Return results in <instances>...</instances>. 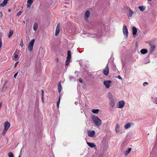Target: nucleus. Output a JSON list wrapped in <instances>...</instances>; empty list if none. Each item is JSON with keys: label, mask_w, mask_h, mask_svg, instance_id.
<instances>
[{"label": "nucleus", "mask_w": 157, "mask_h": 157, "mask_svg": "<svg viewBox=\"0 0 157 157\" xmlns=\"http://www.w3.org/2000/svg\"><path fill=\"white\" fill-rule=\"evenodd\" d=\"M10 157H13V155L12 153L10 152Z\"/></svg>", "instance_id": "f704fd0d"}, {"label": "nucleus", "mask_w": 157, "mask_h": 157, "mask_svg": "<svg viewBox=\"0 0 157 157\" xmlns=\"http://www.w3.org/2000/svg\"><path fill=\"white\" fill-rule=\"evenodd\" d=\"M56 61L57 62H59V59L58 58H56Z\"/></svg>", "instance_id": "58836bf2"}, {"label": "nucleus", "mask_w": 157, "mask_h": 157, "mask_svg": "<svg viewBox=\"0 0 157 157\" xmlns=\"http://www.w3.org/2000/svg\"><path fill=\"white\" fill-rule=\"evenodd\" d=\"M150 45L151 47V52H153L155 48V46L154 45L151 44H150Z\"/></svg>", "instance_id": "412c9836"}, {"label": "nucleus", "mask_w": 157, "mask_h": 157, "mask_svg": "<svg viewBox=\"0 0 157 157\" xmlns=\"http://www.w3.org/2000/svg\"><path fill=\"white\" fill-rule=\"evenodd\" d=\"M42 101L43 102H44V97H42Z\"/></svg>", "instance_id": "79ce46f5"}, {"label": "nucleus", "mask_w": 157, "mask_h": 157, "mask_svg": "<svg viewBox=\"0 0 157 157\" xmlns=\"http://www.w3.org/2000/svg\"><path fill=\"white\" fill-rule=\"evenodd\" d=\"M88 136L91 137H94L95 134V132L94 131H88Z\"/></svg>", "instance_id": "9b49d317"}, {"label": "nucleus", "mask_w": 157, "mask_h": 157, "mask_svg": "<svg viewBox=\"0 0 157 157\" xmlns=\"http://www.w3.org/2000/svg\"><path fill=\"white\" fill-rule=\"evenodd\" d=\"M87 145L91 147H95L96 146L94 145V143H90L87 142Z\"/></svg>", "instance_id": "dca6fc26"}, {"label": "nucleus", "mask_w": 157, "mask_h": 157, "mask_svg": "<svg viewBox=\"0 0 157 157\" xmlns=\"http://www.w3.org/2000/svg\"><path fill=\"white\" fill-rule=\"evenodd\" d=\"M31 5V4H28L27 5V7H28V8L30 7Z\"/></svg>", "instance_id": "4c0bfd02"}, {"label": "nucleus", "mask_w": 157, "mask_h": 157, "mask_svg": "<svg viewBox=\"0 0 157 157\" xmlns=\"http://www.w3.org/2000/svg\"><path fill=\"white\" fill-rule=\"evenodd\" d=\"M10 127V123L8 121L5 122L4 123V128L2 133V135H4L6 131Z\"/></svg>", "instance_id": "7ed1b4c3"}, {"label": "nucleus", "mask_w": 157, "mask_h": 157, "mask_svg": "<svg viewBox=\"0 0 157 157\" xmlns=\"http://www.w3.org/2000/svg\"><path fill=\"white\" fill-rule=\"evenodd\" d=\"M8 156L9 157H10V152H9L8 153Z\"/></svg>", "instance_id": "37998d69"}, {"label": "nucleus", "mask_w": 157, "mask_h": 157, "mask_svg": "<svg viewBox=\"0 0 157 157\" xmlns=\"http://www.w3.org/2000/svg\"><path fill=\"white\" fill-rule=\"evenodd\" d=\"M41 91H42V93H41L42 97H44V91L43 90H42Z\"/></svg>", "instance_id": "c756f323"}, {"label": "nucleus", "mask_w": 157, "mask_h": 157, "mask_svg": "<svg viewBox=\"0 0 157 157\" xmlns=\"http://www.w3.org/2000/svg\"><path fill=\"white\" fill-rule=\"evenodd\" d=\"M18 62H17L15 63V67L18 64Z\"/></svg>", "instance_id": "c9c22d12"}, {"label": "nucleus", "mask_w": 157, "mask_h": 157, "mask_svg": "<svg viewBox=\"0 0 157 157\" xmlns=\"http://www.w3.org/2000/svg\"><path fill=\"white\" fill-rule=\"evenodd\" d=\"M10 32H9V33L8 34V37L10 38Z\"/></svg>", "instance_id": "ea45409f"}, {"label": "nucleus", "mask_w": 157, "mask_h": 157, "mask_svg": "<svg viewBox=\"0 0 157 157\" xmlns=\"http://www.w3.org/2000/svg\"><path fill=\"white\" fill-rule=\"evenodd\" d=\"M132 149L131 148H130L128 149V150H126L124 152V154L126 156L130 153Z\"/></svg>", "instance_id": "f3484780"}, {"label": "nucleus", "mask_w": 157, "mask_h": 157, "mask_svg": "<svg viewBox=\"0 0 157 157\" xmlns=\"http://www.w3.org/2000/svg\"><path fill=\"white\" fill-rule=\"evenodd\" d=\"M22 13V11H19L17 14V16H19Z\"/></svg>", "instance_id": "bb28decb"}, {"label": "nucleus", "mask_w": 157, "mask_h": 157, "mask_svg": "<svg viewBox=\"0 0 157 157\" xmlns=\"http://www.w3.org/2000/svg\"><path fill=\"white\" fill-rule=\"evenodd\" d=\"M18 57V56L16 54H14V59H17V58Z\"/></svg>", "instance_id": "c85d7f7f"}, {"label": "nucleus", "mask_w": 157, "mask_h": 157, "mask_svg": "<svg viewBox=\"0 0 157 157\" xmlns=\"http://www.w3.org/2000/svg\"><path fill=\"white\" fill-rule=\"evenodd\" d=\"M108 65L107 64L106 67L103 70L102 72L104 74L105 76H108L109 73V70L108 67Z\"/></svg>", "instance_id": "0eeeda50"}, {"label": "nucleus", "mask_w": 157, "mask_h": 157, "mask_svg": "<svg viewBox=\"0 0 157 157\" xmlns=\"http://www.w3.org/2000/svg\"><path fill=\"white\" fill-rule=\"evenodd\" d=\"M38 24L37 23L35 22L34 23V25H33V30L35 31H36L37 30V29H38Z\"/></svg>", "instance_id": "a211bd4d"}, {"label": "nucleus", "mask_w": 157, "mask_h": 157, "mask_svg": "<svg viewBox=\"0 0 157 157\" xmlns=\"http://www.w3.org/2000/svg\"><path fill=\"white\" fill-rule=\"evenodd\" d=\"M18 157H21L20 156H19Z\"/></svg>", "instance_id": "49530a36"}, {"label": "nucleus", "mask_w": 157, "mask_h": 157, "mask_svg": "<svg viewBox=\"0 0 157 157\" xmlns=\"http://www.w3.org/2000/svg\"><path fill=\"white\" fill-rule=\"evenodd\" d=\"M148 0V1H151L152 0Z\"/></svg>", "instance_id": "a18cd8bd"}, {"label": "nucleus", "mask_w": 157, "mask_h": 157, "mask_svg": "<svg viewBox=\"0 0 157 157\" xmlns=\"http://www.w3.org/2000/svg\"><path fill=\"white\" fill-rule=\"evenodd\" d=\"M125 102L123 101H121L118 102V104L117 105V108H122L124 106Z\"/></svg>", "instance_id": "9d476101"}, {"label": "nucleus", "mask_w": 157, "mask_h": 157, "mask_svg": "<svg viewBox=\"0 0 157 157\" xmlns=\"http://www.w3.org/2000/svg\"><path fill=\"white\" fill-rule=\"evenodd\" d=\"M79 81L80 82H82V79L80 78L79 79Z\"/></svg>", "instance_id": "e433bc0d"}, {"label": "nucleus", "mask_w": 157, "mask_h": 157, "mask_svg": "<svg viewBox=\"0 0 157 157\" xmlns=\"http://www.w3.org/2000/svg\"><path fill=\"white\" fill-rule=\"evenodd\" d=\"M13 30H10V36L12 35L13 33Z\"/></svg>", "instance_id": "473e14b6"}, {"label": "nucleus", "mask_w": 157, "mask_h": 157, "mask_svg": "<svg viewBox=\"0 0 157 157\" xmlns=\"http://www.w3.org/2000/svg\"><path fill=\"white\" fill-rule=\"evenodd\" d=\"M8 11L9 12H10V9H8Z\"/></svg>", "instance_id": "c03bdc74"}, {"label": "nucleus", "mask_w": 157, "mask_h": 157, "mask_svg": "<svg viewBox=\"0 0 157 157\" xmlns=\"http://www.w3.org/2000/svg\"><path fill=\"white\" fill-rule=\"evenodd\" d=\"M128 10L129 13L127 15L129 17H131L133 13V11L130 8H128Z\"/></svg>", "instance_id": "2eb2a0df"}, {"label": "nucleus", "mask_w": 157, "mask_h": 157, "mask_svg": "<svg viewBox=\"0 0 157 157\" xmlns=\"http://www.w3.org/2000/svg\"><path fill=\"white\" fill-rule=\"evenodd\" d=\"M109 104L111 106L113 107L115 105V102L114 101L113 97L111 94V93H109Z\"/></svg>", "instance_id": "f03ea898"}, {"label": "nucleus", "mask_w": 157, "mask_h": 157, "mask_svg": "<svg viewBox=\"0 0 157 157\" xmlns=\"http://www.w3.org/2000/svg\"><path fill=\"white\" fill-rule=\"evenodd\" d=\"M139 9L141 12H143L145 10V7L144 6H140L138 7Z\"/></svg>", "instance_id": "6ab92c4d"}, {"label": "nucleus", "mask_w": 157, "mask_h": 157, "mask_svg": "<svg viewBox=\"0 0 157 157\" xmlns=\"http://www.w3.org/2000/svg\"><path fill=\"white\" fill-rule=\"evenodd\" d=\"M123 32L124 34L127 38L128 35V31L127 27L125 25H124L123 28Z\"/></svg>", "instance_id": "423d86ee"}, {"label": "nucleus", "mask_w": 157, "mask_h": 157, "mask_svg": "<svg viewBox=\"0 0 157 157\" xmlns=\"http://www.w3.org/2000/svg\"><path fill=\"white\" fill-rule=\"evenodd\" d=\"M147 50L146 49H142L140 50V52L142 54H145L147 53Z\"/></svg>", "instance_id": "4be33fe9"}, {"label": "nucleus", "mask_w": 157, "mask_h": 157, "mask_svg": "<svg viewBox=\"0 0 157 157\" xmlns=\"http://www.w3.org/2000/svg\"><path fill=\"white\" fill-rule=\"evenodd\" d=\"M20 45L21 47H22L23 46V42L22 40L20 43Z\"/></svg>", "instance_id": "cd10ccee"}, {"label": "nucleus", "mask_w": 157, "mask_h": 157, "mask_svg": "<svg viewBox=\"0 0 157 157\" xmlns=\"http://www.w3.org/2000/svg\"><path fill=\"white\" fill-rule=\"evenodd\" d=\"M130 124L129 123H128L124 125V127L125 129H127L130 128Z\"/></svg>", "instance_id": "aec40b11"}, {"label": "nucleus", "mask_w": 157, "mask_h": 157, "mask_svg": "<svg viewBox=\"0 0 157 157\" xmlns=\"http://www.w3.org/2000/svg\"><path fill=\"white\" fill-rule=\"evenodd\" d=\"M111 81L110 80L105 81L103 82L104 85L107 88H109L111 86Z\"/></svg>", "instance_id": "6e6552de"}, {"label": "nucleus", "mask_w": 157, "mask_h": 157, "mask_svg": "<svg viewBox=\"0 0 157 157\" xmlns=\"http://www.w3.org/2000/svg\"><path fill=\"white\" fill-rule=\"evenodd\" d=\"M90 14V11L87 10L86 12L85 13V19L86 20H87L88 18L89 17Z\"/></svg>", "instance_id": "ddd939ff"}, {"label": "nucleus", "mask_w": 157, "mask_h": 157, "mask_svg": "<svg viewBox=\"0 0 157 157\" xmlns=\"http://www.w3.org/2000/svg\"><path fill=\"white\" fill-rule=\"evenodd\" d=\"M115 131L116 133L120 132V126L118 124H117L115 128Z\"/></svg>", "instance_id": "4468645a"}, {"label": "nucleus", "mask_w": 157, "mask_h": 157, "mask_svg": "<svg viewBox=\"0 0 157 157\" xmlns=\"http://www.w3.org/2000/svg\"><path fill=\"white\" fill-rule=\"evenodd\" d=\"M71 54L70 51H68L67 52V59L65 63L66 65H68L71 61Z\"/></svg>", "instance_id": "20e7f679"}, {"label": "nucleus", "mask_w": 157, "mask_h": 157, "mask_svg": "<svg viewBox=\"0 0 157 157\" xmlns=\"http://www.w3.org/2000/svg\"><path fill=\"white\" fill-rule=\"evenodd\" d=\"M60 96H59V101L57 102V104H56V105H57V106L58 108H59V104L60 102Z\"/></svg>", "instance_id": "393cba45"}, {"label": "nucleus", "mask_w": 157, "mask_h": 157, "mask_svg": "<svg viewBox=\"0 0 157 157\" xmlns=\"http://www.w3.org/2000/svg\"><path fill=\"white\" fill-rule=\"evenodd\" d=\"M92 120L94 123L98 126L101 125V120L97 117L94 116L92 117Z\"/></svg>", "instance_id": "f257e3e1"}, {"label": "nucleus", "mask_w": 157, "mask_h": 157, "mask_svg": "<svg viewBox=\"0 0 157 157\" xmlns=\"http://www.w3.org/2000/svg\"><path fill=\"white\" fill-rule=\"evenodd\" d=\"M132 34L134 36V35H136L137 32V29L134 26H133L132 29Z\"/></svg>", "instance_id": "f8f14e48"}, {"label": "nucleus", "mask_w": 157, "mask_h": 157, "mask_svg": "<svg viewBox=\"0 0 157 157\" xmlns=\"http://www.w3.org/2000/svg\"><path fill=\"white\" fill-rule=\"evenodd\" d=\"M118 77V78H119V79H122V78H121V77L119 75Z\"/></svg>", "instance_id": "a19ab883"}, {"label": "nucleus", "mask_w": 157, "mask_h": 157, "mask_svg": "<svg viewBox=\"0 0 157 157\" xmlns=\"http://www.w3.org/2000/svg\"><path fill=\"white\" fill-rule=\"evenodd\" d=\"M62 89L61 86L60 84V82L58 85V90L59 92H60Z\"/></svg>", "instance_id": "b1692460"}, {"label": "nucleus", "mask_w": 157, "mask_h": 157, "mask_svg": "<svg viewBox=\"0 0 157 157\" xmlns=\"http://www.w3.org/2000/svg\"><path fill=\"white\" fill-rule=\"evenodd\" d=\"M34 42L35 39H33L31 41L29 44L28 49L30 52H31L33 50Z\"/></svg>", "instance_id": "39448f33"}, {"label": "nucleus", "mask_w": 157, "mask_h": 157, "mask_svg": "<svg viewBox=\"0 0 157 157\" xmlns=\"http://www.w3.org/2000/svg\"><path fill=\"white\" fill-rule=\"evenodd\" d=\"M148 84V83L147 82H145L143 83V85L144 86H146V85H147Z\"/></svg>", "instance_id": "7c9ffc66"}, {"label": "nucleus", "mask_w": 157, "mask_h": 157, "mask_svg": "<svg viewBox=\"0 0 157 157\" xmlns=\"http://www.w3.org/2000/svg\"><path fill=\"white\" fill-rule=\"evenodd\" d=\"M60 23H58L56 30V32H55V36H57L59 33L60 31Z\"/></svg>", "instance_id": "1a4fd4ad"}, {"label": "nucleus", "mask_w": 157, "mask_h": 157, "mask_svg": "<svg viewBox=\"0 0 157 157\" xmlns=\"http://www.w3.org/2000/svg\"><path fill=\"white\" fill-rule=\"evenodd\" d=\"M154 102L156 104H157V98H156L155 99V100L154 101Z\"/></svg>", "instance_id": "72a5a7b5"}, {"label": "nucleus", "mask_w": 157, "mask_h": 157, "mask_svg": "<svg viewBox=\"0 0 157 157\" xmlns=\"http://www.w3.org/2000/svg\"><path fill=\"white\" fill-rule=\"evenodd\" d=\"M99 110L98 109H93L92 110V112L95 114H97L99 112Z\"/></svg>", "instance_id": "5701e85b"}, {"label": "nucleus", "mask_w": 157, "mask_h": 157, "mask_svg": "<svg viewBox=\"0 0 157 157\" xmlns=\"http://www.w3.org/2000/svg\"><path fill=\"white\" fill-rule=\"evenodd\" d=\"M18 73L17 72L14 75V76H13V77L14 78H16V76H17V74H18Z\"/></svg>", "instance_id": "2f4dec72"}, {"label": "nucleus", "mask_w": 157, "mask_h": 157, "mask_svg": "<svg viewBox=\"0 0 157 157\" xmlns=\"http://www.w3.org/2000/svg\"><path fill=\"white\" fill-rule=\"evenodd\" d=\"M33 2V0H28L27 3L29 4H31Z\"/></svg>", "instance_id": "a878e982"}]
</instances>
